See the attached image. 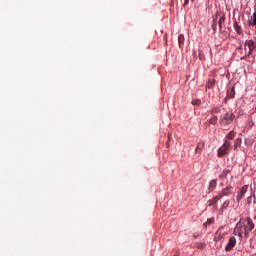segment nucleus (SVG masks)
Listing matches in <instances>:
<instances>
[{"mask_svg": "<svg viewBox=\"0 0 256 256\" xmlns=\"http://www.w3.org/2000/svg\"><path fill=\"white\" fill-rule=\"evenodd\" d=\"M255 229V223L249 217L245 220H240L237 222L236 227L234 229V235H238V237L243 238V235L246 239H248L249 234Z\"/></svg>", "mask_w": 256, "mask_h": 256, "instance_id": "obj_1", "label": "nucleus"}, {"mask_svg": "<svg viewBox=\"0 0 256 256\" xmlns=\"http://www.w3.org/2000/svg\"><path fill=\"white\" fill-rule=\"evenodd\" d=\"M235 121V114L231 111H228L220 116L219 123L223 129H227Z\"/></svg>", "mask_w": 256, "mask_h": 256, "instance_id": "obj_2", "label": "nucleus"}, {"mask_svg": "<svg viewBox=\"0 0 256 256\" xmlns=\"http://www.w3.org/2000/svg\"><path fill=\"white\" fill-rule=\"evenodd\" d=\"M204 147H205V142L203 141L199 142L196 146L195 153H198V154L201 153Z\"/></svg>", "mask_w": 256, "mask_h": 256, "instance_id": "obj_8", "label": "nucleus"}, {"mask_svg": "<svg viewBox=\"0 0 256 256\" xmlns=\"http://www.w3.org/2000/svg\"><path fill=\"white\" fill-rule=\"evenodd\" d=\"M178 43H179V47H181V45L185 43V36L183 34H180L178 36Z\"/></svg>", "mask_w": 256, "mask_h": 256, "instance_id": "obj_16", "label": "nucleus"}, {"mask_svg": "<svg viewBox=\"0 0 256 256\" xmlns=\"http://www.w3.org/2000/svg\"><path fill=\"white\" fill-rule=\"evenodd\" d=\"M199 59L202 60V59H203V56L199 55Z\"/></svg>", "mask_w": 256, "mask_h": 256, "instance_id": "obj_26", "label": "nucleus"}, {"mask_svg": "<svg viewBox=\"0 0 256 256\" xmlns=\"http://www.w3.org/2000/svg\"><path fill=\"white\" fill-rule=\"evenodd\" d=\"M189 4V0L184 1V7Z\"/></svg>", "mask_w": 256, "mask_h": 256, "instance_id": "obj_25", "label": "nucleus"}, {"mask_svg": "<svg viewBox=\"0 0 256 256\" xmlns=\"http://www.w3.org/2000/svg\"><path fill=\"white\" fill-rule=\"evenodd\" d=\"M217 121H219V118L217 116H212L209 123L210 125H217Z\"/></svg>", "mask_w": 256, "mask_h": 256, "instance_id": "obj_18", "label": "nucleus"}, {"mask_svg": "<svg viewBox=\"0 0 256 256\" xmlns=\"http://www.w3.org/2000/svg\"><path fill=\"white\" fill-rule=\"evenodd\" d=\"M235 97V88H231V90H228L227 92V99H233Z\"/></svg>", "mask_w": 256, "mask_h": 256, "instance_id": "obj_13", "label": "nucleus"}, {"mask_svg": "<svg viewBox=\"0 0 256 256\" xmlns=\"http://www.w3.org/2000/svg\"><path fill=\"white\" fill-rule=\"evenodd\" d=\"M174 256H179V255H174Z\"/></svg>", "mask_w": 256, "mask_h": 256, "instance_id": "obj_27", "label": "nucleus"}, {"mask_svg": "<svg viewBox=\"0 0 256 256\" xmlns=\"http://www.w3.org/2000/svg\"><path fill=\"white\" fill-rule=\"evenodd\" d=\"M234 29L235 27H239V22H237V19L234 18V25H233Z\"/></svg>", "mask_w": 256, "mask_h": 256, "instance_id": "obj_24", "label": "nucleus"}, {"mask_svg": "<svg viewBox=\"0 0 256 256\" xmlns=\"http://www.w3.org/2000/svg\"><path fill=\"white\" fill-rule=\"evenodd\" d=\"M231 149V141L225 140L224 144L218 149V157H225V155H229V150Z\"/></svg>", "mask_w": 256, "mask_h": 256, "instance_id": "obj_3", "label": "nucleus"}, {"mask_svg": "<svg viewBox=\"0 0 256 256\" xmlns=\"http://www.w3.org/2000/svg\"><path fill=\"white\" fill-rule=\"evenodd\" d=\"M215 187H217V180L213 179L209 183L208 190L211 192L215 189Z\"/></svg>", "mask_w": 256, "mask_h": 256, "instance_id": "obj_12", "label": "nucleus"}, {"mask_svg": "<svg viewBox=\"0 0 256 256\" xmlns=\"http://www.w3.org/2000/svg\"><path fill=\"white\" fill-rule=\"evenodd\" d=\"M237 245V239L235 236L230 237L228 244L225 247V251L229 253V251H233V247Z\"/></svg>", "mask_w": 256, "mask_h": 256, "instance_id": "obj_6", "label": "nucleus"}, {"mask_svg": "<svg viewBox=\"0 0 256 256\" xmlns=\"http://www.w3.org/2000/svg\"><path fill=\"white\" fill-rule=\"evenodd\" d=\"M248 189H249L248 185L242 186V188L240 189V192L236 196V201L238 203H239V201H241V199H243L245 197V193H247Z\"/></svg>", "mask_w": 256, "mask_h": 256, "instance_id": "obj_7", "label": "nucleus"}, {"mask_svg": "<svg viewBox=\"0 0 256 256\" xmlns=\"http://www.w3.org/2000/svg\"><path fill=\"white\" fill-rule=\"evenodd\" d=\"M229 205H231V201H229V200L224 201V203L222 204V207H221V211H225V209H227V207H229Z\"/></svg>", "mask_w": 256, "mask_h": 256, "instance_id": "obj_21", "label": "nucleus"}, {"mask_svg": "<svg viewBox=\"0 0 256 256\" xmlns=\"http://www.w3.org/2000/svg\"><path fill=\"white\" fill-rule=\"evenodd\" d=\"M215 223V218H209L204 224V227H209V225H213Z\"/></svg>", "mask_w": 256, "mask_h": 256, "instance_id": "obj_17", "label": "nucleus"}, {"mask_svg": "<svg viewBox=\"0 0 256 256\" xmlns=\"http://www.w3.org/2000/svg\"><path fill=\"white\" fill-rule=\"evenodd\" d=\"M232 139H235V131H230L227 135H226V139H225V141H229V140H231L232 141Z\"/></svg>", "mask_w": 256, "mask_h": 256, "instance_id": "obj_14", "label": "nucleus"}, {"mask_svg": "<svg viewBox=\"0 0 256 256\" xmlns=\"http://www.w3.org/2000/svg\"><path fill=\"white\" fill-rule=\"evenodd\" d=\"M192 104L197 105V106L201 105V99H195V100H193V101H192Z\"/></svg>", "mask_w": 256, "mask_h": 256, "instance_id": "obj_23", "label": "nucleus"}, {"mask_svg": "<svg viewBox=\"0 0 256 256\" xmlns=\"http://www.w3.org/2000/svg\"><path fill=\"white\" fill-rule=\"evenodd\" d=\"M217 19H219L218 24L220 29H222L223 23H225V14L219 11L216 12L215 18H214V24H213L214 30L217 29Z\"/></svg>", "mask_w": 256, "mask_h": 256, "instance_id": "obj_4", "label": "nucleus"}, {"mask_svg": "<svg viewBox=\"0 0 256 256\" xmlns=\"http://www.w3.org/2000/svg\"><path fill=\"white\" fill-rule=\"evenodd\" d=\"M234 30L236 31V33L238 34V35H243V28L241 27V26H236L235 28H234Z\"/></svg>", "mask_w": 256, "mask_h": 256, "instance_id": "obj_22", "label": "nucleus"}, {"mask_svg": "<svg viewBox=\"0 0 256 256\" xmlns=\"http://www.w3.org/2000/svg\"><path fill=\"white\" fill-rule=\"evenodd\" d=\"M229 187L224 188L222 190V192L220 194H218V196L220 197V199H223V197H227V195H229L231 192L229 191Z\"/></svg>", "mask_w": 256, "mask_h": 256, "instance_id": "obj_9", "label": "nucleus"}, {"mask_svg": "<svg viewBox=\"0 0 256 256\" xmlns=\"http://www.w3.org/2000/svg\"><path fill=\"white\" fill-rule=\"evenodd\" d=\"M248 24L252 27H255L256 25V11L253 13V15L251 16Z\"/></svg>", "mask_w": 256, "mask_h": 256, "instance_id": "obj_11", "label": "nucleus"}, {"mask_svg": "<svg viewBox=\"0 0 256 256\" xmlns=\"http://www.w3.org/2000/svg\"><path fill=\"white\" fill-rule=\"evenodd\" d=\"M208 89H212V87H215V79H210L206 85Z\"/></svg>", "mask_w": 256, "mask_h": 256, "instance_id": "obj_19", "label": "nucleus"}, {"mask_svg": "<svg viewBox=\"0 0 256 256\" xmlns=\"http://www.w3.org/2000/svg\"><path fill=\"white\" fill-rule=\"evenodd\" d=\"M224 110H225L224 107L218 106L212 109V113H223Z\"/></svg>", "mask_w": 256, "mask_h": 256, "instance_id": "obj_15", "label": "nucleus"}, {"mask_svg": "<svg viewBox=\"0 0 256 256\" xmlns=\"http://www.w3.org/2000/svg\"><path fill=\"white\" fill-rule=\"evenodd\" d=\"M242 139L241 138H237L234 142V149H237L238 147H241V143H242Z\"/></svg>", "mask_w": 256, "mask_h": 256, "instance_id": "obj_20", "label": "nucleus"}, {"mask_svg": "<svg viewBox=\"0 0 256 256\" xmlns=\"http://www.w3.org/2000/svg\"><path fill=\"white\" fill-rule=\"evenodd\" d=\"M219 199H221V197H219L218 195L215 196L213 199L208 200V206L211 207L212 205H215L219 201Z\"/></svg>", "mask_w": 256, "mask_h": 256, "instance_id": "obj_10", "label": "nucleus"}, {"mask_svg": "<svg viewBox=\"0 0 256 256\" xmlns=\"http://www.w3.org/2000/svg\"><path fill=\"white\" fill-rule=\"evenodd\" d=\"M245 49L248 47L249 51L245 54V57H251L253 51L256 49V42L254 40H246L244 44Z\"/></svg>", "mask_w": 256, "mask_h": 256, "instance_id": "obj_5", "label": "nucleus"}]
</instances>
